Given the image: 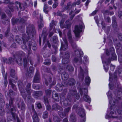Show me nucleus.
<instances>
[{
	"label": "nucleus",
	"instance_id": "nucleus-1",
	"mask_svg": "<svg viewBox=\"0 0 122 122\" xmlns=\"http://www.w3.org/2000/svg\"><path fill=\"white\" fill-rule=\"evenodd\" d=\"M26 32L28 35L27 36L25 34H23L22 37L23 45L21 46V48L24 49H27V47L26 45V42H27L28 44L29 41L31 42L32 40H30V36L31 35L32 36L33 35L36 33L35 29L33 25H30L27 28Z\"/></svg>",
	"mask_w": 122,
	"mask_h": 122
},
{
	"label": "nucleus",
	"instance_id": "nucleus-2",
	"mask_svg": "<svg viewBox=\"0 0 122 122\" xmlns=\"http://www.w3.org/2000/svg\"><path fill=\"white\" fill-rule=\"evenodd\" d=\"M113 103L112 102V100H110V104L111 106L110 108L111 110L110 114L108 112L106 116V119H109L110 118H116L118 117L116 111L117 109V106H116V103L115 102V101L113 99Z\"/></svg>",
	"mask_w": 122,
	"mask_h": 122
},
{
	"label": "nucleus",
	"instance_id": "nucleus-3",
	"mask_svg": "<svg viewBox=\"0 0 122 122\" xmlns=\"http://www.w3.org/2000/svg\"><path fill=\"white\" fill-rule=\"evenodd\" d=\"M77 93V92L76 90H71L67 96L66 100L65 97L63 96L61 98V101L63 102V104L65 106L70 105L71 104L72 98L73 96H74Z\"/></svg>",
	"mask_w": 122,
	"mask_h": 122
},
{
	"label": "nucleus",
	"instance_id": "nucleus-4",
	"mask_svg": "<svg viewBox=\"0 0 122 122\" xmlns=\"http://www.w3.org/2000/svg\"><path fill=\"white\" fill-rule=\"evenodd\" d=\"M83 54L82 51L80 49L75 50L73 54L74 58L72 60V63L74 64L79 61L80 64H81L82 61L81 57L83 56Z\"/></svg>",
	"mask_w": 122,
	"mask_h": 122
},
{
	"label": "nucleus",
	"instance_id": "nucleus-5",
	"mask_svg": "<svg viewBox=\"0 0 122 122\" xmlns=\"http://www.w3.org/2000/svg\"><path fill=\"white\" fill-rule=\"evenodd\" d=\"M122 72V65L121 66V67L119 69L118 71L115 72L113 75V76H112V73L111 72H109L110 75L109 81H110V82L109 85L110 89H112L113 86V85L112 84V81L113 78L114 79V80L117 81V74H118L119 75Z\"/></svg>",
	"mask_w": 122,
	"mask_h": 122
},
{
	"label": "nucleus",
	"instance_id": "nucleus-6",
	"mask_svg": "<svg viewBox=\"0 0 122 122\" xmlns=\"http://www.w3.org/2000/svg\"><path fill=\"white\" fill-rule=\"evenodd\" d=\"M102 58L103 63H105V64L103 65L104 69L107 72L108 69V64L110 63L111 61L116 60L117 59V56L115 54L113 53L111 54V59L108 58L107 61H104L102 56Z\"/></svg>",
	"mask_w": 122,
	"mask_h": 122
},
{
	"label": "nucleus",
	"instance_id": "nucleus-7",
	"mask_svg": "<svg viewBox=\"0 0 122 122\" xmlns=\"http://www.w3.org/2000/svg\"><path fill=\"white\" fill-rule=\"evenodd\" d=\"M84 25V24L81 23L79 26L76 25L75 26V29L73 31L76 37L78 38L80 37V33L82 32V29Z\"/></svg>",
	"mask_w": 122,
	"mask_h": 122
},
{
	"label": "nucleus",
	"instance_id": "nucleus-8",
	"mask_svg": "<svg viewBox=\"0 0 122 122\" xmlns=\"http://www.w3.org/2000/svg\"><path fill=\"white\" fill-rule=\"evenodd\" d=\"M77 112L80 116L79 122H85L86 117L84 109L78 108L77 110Z\"/></svg>",
	"mask_w": 122,
	"mask_h": 122
},
{
	"label": "nucleus",
	"instance_id": "nucleus-9",
	"mask_svg": "<svg viewBox=\"0 0 122 122\" xmlns=\"http://www.w3.org/2000/svg\"><path fill=\"white\" fill-rule=\"evenodd\" d=\"M117 87H118V91L117 93V96L115 93H114L116 100V103H117L118 99L122 100V88L120 87L119 85L120 84L119 83L117 82Z\"/></svg>",
	"mask_w": 122,
	"mask_h": 122
},
{
	"label": "nucleus",
	"instance_id": "nucleus-10",
	"mask_svg": "<svg viewBox=\"0 0 122 122\" xmlns=\"http://www.w3.org/2000/svg\"><path fill=\"white\" fill-rule=\"evenodd\" d=\"M35 42L34 41V40H32L31 42H30V41L28 42V46L29 48V50L28 51V54L27 55V57L28 59L29 60L30 64L32 65H33V63L32 60L31 59V57H30V55L31 53V46H32V43H34Z\"/></svg>",
	"mask_w": 122,
	"mask_h": 122
},
{
	"label": "nucleus",
	"instance_id": "nucleus-11",
	"mask_svg": "<svg viewBox=\"0 0 122 122\" xmlns=\"http://www.w3.org/2000/svg\"><path fill=\"white\" fill-rule=\"evenodd\" d=\"M84 91H83V95L84 94L83 99L84 100L88 102H90L91 99L87 95L88 93V90L87 88H84Z\"/></svg>",
	"mask_w": 122,
	"mask_h": 122
},
{
	"label": "nucleus",
	"instance_id": "nucleus-12",
	"mask_svg": "<svg viewBox=\"0 0 122 122\" xmlns=\"http://www.w3.org/2000/svg\"><path fill=\"white\" fill-rule=\"evenodd\" d=\"M101 24L102 27V29L104 30L105 32L107 34H108L110 30L111 26H106V24L104 23L103 21H102Z\"/></svg>",
	"mask_w": 122,
	"mask_h": 122
},
{
	"label": "nucleus",
	"instance_id": "nucleus-13",
	"mask_svg": "<svg viewBox=\"0 0 122 122\" xmlns=\"http://www.w3.org/2000/svg\"><path fill=\"white\" fill-rule=\"evenodd\" d=\"M41 78L39 72L37 71L34 77L33 81V83H38L40 82Z\"/></svg>",
	"mask_w": 122,
	"mask_h": 122
},
{
	"label": "nucleus",
	"instance_id": "nucleus-14",
	"mask_svg": "<svg viewBox=\"0 0 122 122\" xmlns=\"http://www.w3.org/2000/svg\"><path fill=\"white\" fill-rule=\"evenodd\" d=\"M63 40L64 42V44H63V42H61V49L64 51H65L68 48L67 42L66 38L65 37L63 38Z\"/></svg>",
	"mask_w": 122,
	"mask_h": 122
},
{
	"label": "nucleus",
	"instance_id": "nucleus-15",
	"mask_svg": "<svg viewBox=\"0 0 122 122\" xmlns=\"http://www.w3.org/2000/svg\"><path fill=\"white\" fill-rule=\"evenodd\" d=\"M47 34H48L47 32V29L46 28H44L43 29L41 36V37L43 38V43H44L45 42L46 39H47Z\"/></svg>",
	"mask_w": 122,
	"mask_h": 122
},
{
	"label": "nucleus",
	"instance_id": "nucleus-16",
	"mask_svg": "<svg viewBox=\"0 0 122 122\" xmlns=\"http://www.w3.org/2000/svg\"><path fill=\"white\" fill-rule=\"evenodd\" d=\"M52 110H54L56 111L58 110L61 111H62L63 110L62 107L57 103H55L53 104L52 106Z\"/></svg>",
	"mask_w": 122,
	"mask_h": 122
},
{
	"label": "nucleus",
	"instance_id": "nucleus-17",
	"mask_svg": "<svg viewBox=\"0 0 122 122\" xmlns=\"http://www.w3.org/2000/svg\"><path fill=\"white\" fill-rule=\"evenodd\" d=\"M108 97V99H109L110 101V100H114L115 101V103H116V98L115 97V96H113V95H112L111 92L110 91H109L107 93V94ZM113 100H112V102L113 103Z\"/></svg>",
	"mask_w": 122,
	"mask_h": 122
},
{
	"label": "nucleus",
	"instance_id": "nucleus-18",
	"mask_svg": "<svg viewBox=\"0 0 122 122\" xmlns=\"http://www.w3.org/2000/svg\"><path fill=\"white\" fill-rule=\"evenodd\" d=\"M15 60L16 62L19 65H22L23 61L22 58L20 57H18L17 56H14Z\"/></svg>",
	"mask_w": 122,
	"mask_h": 122
},
{
	"label": "nucleus",
	"instance_id": "nucleus-19",
	"mask_svg": "<svg viewBox=\"0 0 122 122\" xmlns=\"http://www.w3.org/2000/svg\"><path fill=\"white\" fill-rule=\"evenodd\" d=\"M84 72L81 67L80 66L79 71L78 75V77L81 79L82 81L84 79Z\"/></svg>",
	"mask_w": 122,
	"mask_h": 122
},
{
	"label": "nucleus",
	"instance_id": "nucleus-20",
	"mask_svg": "<svg viewBox=\"0 0 122 122\" xmlns=\"http://www.w3.org/2000/svg\"><path fill=\"white\" fill-rule=\"evenodd\" d=\"M14 100V98L11 97L9 100V104H7L6 105V108L8 109H10V108L13 107V102Z\"/></svg>",
	"mask_w": 122,
	"mask_h": 122
},
{
	"label": "nucleus",
	"instance_id": "nucleus-21",
	"mask_svg": "<svg viewBox=\"0 0 122 122\" xmlns=\"http://www.w3.org/2000/svg\"><path fill=\"white\" fill-rule=\"evenodd\" d=\"M32 117L33 122H39L40 120L39 118L38 117L37 114L35 111Z\"/></svg>",
	"mask_w": 122,
	"mask_h": 122
},
{
	"label": "nucleus",
	"instance_id": "nucleus-22",
	"mask_svg": "<svg viewBox=\"0 0 122 122\" xmlns=\"http://www.w3.org/2000/svg\"><path fill=\"white\" fill-rule=\"evenodd\" d=\"M31 83H28L27 84L26 87L25 88V90L27 93L29 95L30 94L31 92Z\"/></svg>",
	"mask_w": 122,
	"mask_h": 122
},
{
	"label": "nucleus",
	"instance_id": "nucleus-23",
	"mask_svg": "<svg viewBox=\"0 0 122 122\" xmlns=\"http://www.w3.org/2000/svg\"><path fill=\"white\" fill-rule=\"evenodd\" d=\"M67 81L68 84L70 86H73L75 85L76 83L75 80L73 78H71L69 79Z\"/></svg>",
	"mask_w": 122,
	"mask_h": 122
},
{
	"label": "nucleus",
	"instance_id": "nucleus-24",
	"mask_svg": "<svg viewBox=\"0 0 122 122\" xmlns=\"http://www.w3.org/2000/svg\"><path fill=\"white\" fill-rule=\"evenodd\" d=\"M12 5H9L8 6V7L11 11L13 12L15 10L17 11L18 10V7L17 6H14Z\"/></svg>",
	"mask_w": 122,
	"mask_h": 122
},
{
	"label": "nucleus",
	"instance_id": "nucleus-25",
	"mask_svg": "<svg viewBox=\"0 0 122 122\" xmlns=\"http://www.w3.org/2000/svg\"><path fill=\"white\" fill-rule=\"evenodd\" d=\"M43 94L42 92L41 91H36L34 92V93L32 94L33 96H37L40 97Z\"/></svg>",
	"mask_w": 122,
	"mask_h": 122
},
{
	"label": "nucleus",
	"instance_id": "nucleus-26",
	"mask_svg": "<svg viewBox=\"0 0 122 122\" xmlns=\"http://www.w3.org/2000/svg\"><path fill=\"white\" fill-rule=\"evenodd\" d=\"M69 21L67 20L65 22V23L62 25V27H61V28H69L70 27V24L69 23Z\"/></svg>",
	"mask_w": 122,
	"mask_h": 122
},
{
	"label": "nucleus",
	"instance_id": "nucleus-27",
	"mask_svg": "<svg viewBox=\"0 0 122 122\" xmlns=\"http://www.w3.org/2000/svg\"><path fill=\"white\" fill-rule=\"evenodd\" d=\"M57 22L52 20L50 25L49 31H51L52 29L54 26H55L57 23Z\"/></svg>",
	"mask_w": 122,
	"mask_h": 122
},
{
	"label": "nucleus",
	"instance_id": "nucleus-28",
	"mask_svg": "<svg viewBox=\"0 0 122 122\" xmlns=\"http://www.w3.org/2000/svg\"><path fill=\"white\" fill-rule=\"evenodd\" d=\"M25 55V54L22 51H20L17 52L15 55L14 56H17L18 57H23Z\"/></svg>",
	"mask_w": 122,
	"mask_h": 122
},
{
	"label": "nucleus",
	"instance_id": "nucleus-29",
	"mask_svg": "<svg viewBox=\"0 0 122 122\" xmlns=\"http://www.w3.org/2000/svg\"><path fill=\"white\" fill-rule=\"evenodd\" d=\"M110 51H109L108 49L106 50V54L107 55H108L109 54L111 53L112 54V53H114V49L113 47H112L110 48Z\"/></svg>",
	"mask_w": 122,
	"mask_h": 122
},
{
	"label": "nucleus",
	"instance_id": "nucleus-30",
	"mask_svg": "<svg viewBox=\"0 0 122 122\" xmlns=\"http://www.w3.org/2000/svg\"><path fill=\"white\" fill-rule=\"evenodd\" d=\"M71 2H69L67 3V6L65 8V10H67V12L68 13L69 12L70 10L72 8L71 6Z\"/></svg>",
	"mask_w": 122,
	"mask_h": 122
},
{
	"label": "nucleus",
	"instance_id": "nucleus-31",
	"mask_svg": "<svg viewBox=\"0 0 122 122\" xmlns=\"http://www.w3.org/2000/svg\"><path fill=\"white\" fill-rule=\"evenodd\" d=\"M70 119L71 121H76V117L75 114L73 113H71L70 116Z\"/></svg>",
	"mask_w": 122,
	"mask_h": 122
},
{
	"label": "nucleus",
	"instance_id": "nucleus-32",
	"mask_svg": "<svg viewBox=\"0 0 122 122\" xmlns=\"http://www.w3.org/2000/svg\"><path fill=\"white\" fill-rule=\"evenodd\" d=\"M20 90V93L21 95L24 99L25 100L26 99L27 96L24 89L23 88Z\"/></svg>",
	"mask_w": 122,
	"mask_h": 122
},
{
	"label": "nucleus",
	"instance_id": "nucleus-33",
	"mask_svg": "<svg viewBox=\"0 0 122 122\" xmlns=\"http://www.w3.org/2000/svg\"><path fill=\"white\" fill-rule=\"evenodd\" d=\"M50 41L54 43H56L58 41L57 37L56 36H53L51 38Z\"/></svg>",
	"mask_w": 122,
	"mask_h": 122
},
{
	"label": "nucleus",
	"instance_id": "nucleus-34",
	"mask_svg": "<svg viewBox=\"0 0 122 122\" xmlns=\"http://www.w3.org/2000/svg\"><path fill=\"white\" fill-rule=\"evenodd\" d=\"M81 84L79 82L77 81V86H78V87L80 88V93L81 94V96H82L83 95V90L84 89H82L81 88Z\"/></svg>",
	"mask_w": 122,
	"mask_h": 122
},
{
	"label": "nucleus",
	"instance_id": "nucleus-35",
	"mask_svg": "<svg viewBox=\"0 0 122 122\" xmlns=\"http://www.w3.org/2000/svg\"><path fill=\"white\" fill-rule=\"evenodd\" d=\"M61 76L63 78H65L64 79H66L68 78L69 77V75L68 74L65 72L62 73Z\"/></svg>",
	"mask_w": 122,
	"mask_h": 122
},
{
	"label": "nucleus",
	"instance_id": "nucleus-36",
	"mask_svg": "<svg viewBox=\"0 0 122 122\" xmlns=\"http://www.w3.org/2000/svg\"><path fill=\"white\" fill-rule=\"evenodd\" d=\"M53 118L54 122H60L61 121L60 118L56 115H53Z\"/></svg>",
	"mask_w": 122,
	"mask_h": 122
},
{
	"label": "nucleus",
	"instance_id": "nucleus-37",
	"mask_svg": "<svg viewBox=\"0 0 122 122\" xmlns=\"http://www.w3.org/2000/svg\"><path fill=\"white\" fill-rule=\"evenodd\" d=\"M52 98L56 101H59V99L58 97V95L57 93H55L54 94L53 93Z\"/></svg>",
	"mask_w": 122,
	"mask_h": 122
},
{
	"label": "nucleus",
	"instance_id": "nucleus-38",
	"mask_svg": "<svg viewBox=\"0 0 122 122\" xmlns=\"http://www.w3.org/2000/svg\"><path fill=\"white\" fill-rule=\"evenodd\" d=\"M15 40L16 42L19 44L22 43V41L21 39L19 37V36H16L15 37Z\"/></svg>",
	"mask_w": 122,
	"mask_h": 122
},
{
	"label": "nucleus",
	"instance_id": "nucleus-39",
	"mask_svg": "<svg viewBox=\"0 0 122 122\" xmlns=\"http://www.w3.org/2000/svg\"><path fill=\"white\" fill-rule=\"evenodd\" d=\"M71 43L72 47L73 49H76L77 48V46L75 42H74L73 40L70 42Z\"/></svg>",
	"mask_w": 122,
	"mask_h": 122
},
{
	"label": "nucleus",
	"instance_id": "nucleus-40",
	"mask_svg": "<svg viewBox=\"0 0 122 122\" xmlns=\"http://www.w3.org/2000/svg\"><path fill=\"white\" fill-rule=\"evenodd\" d=\"M67 35L68 36V38L69 40V42L72 41L73 40H72L71 34L70 30H69L68 32L67 33Z\"/></svg>",
	"mask_w": 122,
	"mask_h": 122
},
{
	"label": "nucleus",
	"instance_id": "nucleus-41",
	"mask_svg": "<svg viewBox=\"0 0 122 122\" xmlns=\"http://www.w3.org/2000/svg\"><path fill=\"white\" fill-rule=\"evenodd\" d=\"M15 70L14 69H11L10 71V76L12 78H14L15 76Z\"/></svg>",
	"mask_w": 122,
	"mask_h": 122
},
{
	"label": "nucleus",
	"instance_id": "nucleus-42",
	"mask_svg": "<svg viewBox=\"0 0 122 122\" xmlns=\"http://www.w3.org/2000/svg\"><path fill=\"white\" fill-rule=\"evenodd\" d=\"M58 113L60 116L62 118H63L67 115L64 111L62 112H58Z\"/></svg>",
	"mask_w": 122,
	"mask_h": 122
},
{
	"label": "nucleus",
	"instance_id": "nucleus-43",
	"mask_svg": "<svg viewBox=\"0 0 122 122\" xmlns=\"http://www.w3.org/2000/svg\"><path fill=\"white\" fill-rule=\"evenodd\" d=\"M68 71H73L74 68L70 64L67 65L66 67Z\"/></svg>",
	"mask_w": 122,
	"mask_h": 122
},
{
	"label": "nucleus",
	"instance_id": "nucleus-44",
	"mask_svg": "<svg viewBox=\"0 0 122 122\" xmlns=\"http://www.w3.org/2000/svg\"><path fill=\"white\" fill-rule=\"evenodd\" d=\"M71 104L70 105H69V106H70L65 108L64 109V111L67 115H68L69 112L71 110Z\"/></svg>",
	"mask_w": 122,
	"mask_h": 122
},
{
	"label": "nucleus",
	"instance_id": "nucleus-45",
	"mask_svg": "<svg viewBox=\"0 0 122 122\" xmlns=\"http://www.w3.org/2000/svg\"><path fill=\"white\" fill-rule=\"evenodd\" d=\"M62 62L64 64H66L69 63L70 61L69 59L64 57L62 60Z\"/></svg>",
	"mask_w": 122,
	"mask_h": 122
},
{
	"label": "nucleus",
	"instance_id": "nucleus-46",
	"mask_svg": "<svg viewBox=\"0 0 122 122\" xmlns=\"http://www.w3.org/2000/svg\"><path fill=\"white\" fill-rule=\"evenodd\" d=\"M25 105L24 102L22 101L21 103V110L22 112H24L25 109Z\"/></svg>",
	"mask_w": 122,
	"mask_h": 122
},
{
	"label": "nucleus",
	"instance_id": "nucleus-47",
	"mask_svg": "<svg viewBox=\"0 0 122 122\" xmlns=\"http://www.w3.org/2000/svg\"><path fill=\"white\" fill-rule=\"evenodd\" d=\"M90 79L89 77L87 76L85 78V81L87 85H89L90 82Z\"/></svg>",
	"mask_w": 122,
	"mask_h": 122
},
{
	"label": "nucleus",
	"instance_id": "nucleus-48",
	"mask_svg": "<svg viewBox=\"0 0 122 122\" xmlns=\"http://www.w3.org/2000/svg\"><path fill=\"white\" fill-rule=\"evenodd\" d=\"M48 8V6L47 4H45L43 8V11L46 14H47L49 11L47 10Z\"/></svg>",
	"mask_w": 122,
	"mask_h": 122
},
{
	"label": "nucleus",
	"instance_id": "nucleus-49",
	"mask_svg": "<svg viewBox=\"0 0 122 122\" xmlns=\"http://www.w3.org/2000/svg\"><path fill=\"white\" fill-rule=\"evenodd\" d=\"M28 17H23V18H21L20 20V22L22 23H24L27 20Z\"/></svg>",
	"mask_w": 122,
	"mask_h": 122
},
{
	"label": "nucleus",
	"instance_id": "nucleus-50",
	"mask_svg": "<svg viewBox=\"0 0 122 122\" xmlns=\"http://www.w3.org/2000/svg\"><path fill=\"white\" fill-rule=\"evenodd\" d=\"M24 66L25 67H26L28 66L27 64L28 61L26 58H24L23 59Z\"/></svg>",
	"mask_w": 122,
	"mask_h": 122
},
{
	"label": "nucleus",
	"instance_id": "nucleus-51",
	"mask_svg": "<svg viewBox=\"0 0 122 122\" xmlns=\"http://www.w3.org/2000/svg\"><path fill=\"white\" fill-rule=\"evenodd\" d=\"M64 57L65 58L69 59L70 57V53L68 51H66L64 54Z\"/></svg>",
	"mask_w": 122,
	"mask_h": 122
},
{
	"label": "nucleus",
	"instance_id": "nucleus-52",
	"mask_svg": "<svg viewBox=\"0 0 122 122\" xmlns=\"http://www.w3.org/2000/svg\"><path fill=\"white\" fill-rule=\"evenodd\" d=\"M48 113L47 111H46L43 112V118L45 119L47 118L48 117Z\"/></svg>",
	"mask_w": 122,
	"mask_h": 122
},
{
	"label": "nucleus",
	"instance_id": "nucleus-53",
	"mask_svg": "<svg viewBox=\"0 0 122 122\" xmlns=\"http://www.w3.org/2000/svg\"><path fill=\"white\" fill-rule=\"evenodd\" d=\"M18 85L20 90L23 89V85L21 81H19L18 82Z\"/></svg>",
	"mask_w": 122,
	"mask_h": 122
},
{
	"label": "nucleus",
	"instance_id": "nucleus-54",
	"mask_svg": "<svg viewBox=\"0 0 122 122\" xmlns=\"http://www.w3.org/2000/svg\"><path fill=\"white\" fill-rule=\"evenodd\" d=\"M50 60L49 59H47L45 60V62L44 64L46 65H49L51 64Z\"/></svg>",
	"mask_w": 122,
	"mask_h": 122
},
{
	"label": "nucleus",
	"instance_id": "nucleus-55",
	"mask_svg": "<svg viewBox=\"0 0 122 122\" xmlns=\"http://www.w3.org/2000/svg\"><path fill=\"white\" fill-rule=\"evenodd\" d=\"M52 91L49 89H46L45 90L46 95L47 96H50L51 94Z\"/></svg>",
	"mask_w": 122,
	"mask_h": 122
},
{
	"label": "nucleus",
	"instance_id": "nucleus-56",
	"mask_svg": "<svg viewBox=\"0 0 122 122\" xmlns=\"http://www.w3.org/2000/svg\"><path fill=\"white\" fill-rule=\"evenodd\" d=\"M18 21L19 19H18L13 18L12 19V23L13 25H14L16 24Z\"/></svg>",
	"mask_w": 122,
	"mask_h": 122
},
{
	"label": "nucleus",
	"instance_id": "nucleus-57",
	"mask_svg": "<svg viewBox=\"0 0 122 122\" xmlns=\"http://www.w3.org/2000/svg\"><path fill=\"white\" fill-rule=\"evenodd\" d=\"M52 81V78L51 77H49V80L48 81L45 80V83L46 86L48 85L49 83H51Z\"/></svg>",
	"mask_w": 122,
	"mask_h": 122
},
{
	"label": "nucleus",
	"instance_id": "nucleus-58",
	"mask_svg": "<svg viewBox=\"0 0 122 122\" xmlns=\"http://www.w3.org/2000/svg\"><path fill=\"white\" fill-rule=\"evenodd\" d=\"M78 104L79 103H78L74 105L73 107L72 108V109H75L76 110V112H77V110L79 108H82L83 109L82 107H78Z\"/></svg>",
	"mask_w": 122,
	"mask_h": 122
},
{
	"label": "nucleus",
	"instance_id": "nucleus-59",
	"mask_svg": "<svg viewBox=\"0 0 122 122\" xmlns=\"http://www.w3.org/2000/svg\"><path fill=\"white\" fill-rule=\"evenodd\" d=\"M117 110L118 114H122V108L118 107H117Z\"/></svg>",
	"mask_w": 122,
	"mask_h": 122
},
{
	"label": "nucleus",
	"instance_id": "nucleus-60",
	"mask_svg": "<svg viewBox=\"0 0 122 122\" xmlns=\"http://www.w3.org/2000/svg\"><path fill=\"white\" fill-rule=\"evenodd\" d=\"M62 86L65 87H67L69 85L67 81H63L62 82Z\"/></svg>",
	"mask_w": 122,
	"mask_h": 122
},
{
	"label": "nucleus",
	"instance_id": "nucleus-61",
	"mask_svg": "<svg viewBox=\"0 0 122 122\" xmlns=\"http://www.w3.org/2000/svg\"><path fill=\"white\" fill-rule=\"evenodd\" d=\"M34 71V69L33 66H30L29 69V70L28 71V73H33Z\"/></svg>",
	"mask_w": 122,
	"mask_h": 122
},
{
	"label": "nucleus",
	"instance_id": "nucleus-62",
	"mask_svg": "<svg viewBox=\"0 0 122 122\" xmlns=\"http://www.w3.org/2000/svg\"><path fill=\"white\" fill-rule=\"evenodd\" d=\"M9 93L10 95L12 96H14L16 94V93L14 92L11 90H9Z\"/></svg>",
	"mask_w": 122,
	"mask_h": 122
},
{
	"label": "nucleus",
	"instance_id": "nucleus-63",
	"mask_svg": "<svg viewBox=\"0 0 122 122\" xmlns=\"http://www.w3.org/2000/svg\"><path fill=\"white\" fill-rule=\"evenodd\" d=\"M28 94L29 95L27 97V101L28 103H29L31 102L32 99L31 96L30 95Z\"/></svg>",
	"mask_w": 122,
	"mask_h": 122
},
{
	"label": "nucleus",
	"instance_id": "nucleus-64",
	"mask_svg": "<svg viewBox=\"0 0 122 122\" xmlns=\"http://www.w3.org/2000/svg\"><path fill=\"white\" fill-rule=\"evenodd\" d=\"M14 58L13 59L11 57H10L8 59V63L11 64L14 61Z\"/></svg>",
	"mask_w": 122,
	"mask_h": 122
}]
</instances>
